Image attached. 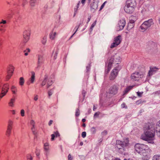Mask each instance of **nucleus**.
Returning <instances> with one entry per match:
<instances>
[{
	"label": "nucleus",
	"instance_id": "f257e3e1",
	"mask_svg": "<svg viewBox=\"0 0 160 160\" xmlns=\"http://www.w3.org/2000/svg\"><path fill=\"white\" fill-rule=\"evenodd\" d=\"M155 135L154 125L152 123L148 124L144 131V134L141 136V138L145 141L151 143Z\"/></svg>",
	"mask_w": 160,
	"mask_h": 160
},
{
	"label": "nucleus",
	"instance_id": "f03ea898",
	"mask_svg": "<svg viewBox=\"0 0 160 160\" xmlns=\"http://www.w3.org/2000/svg\"><path fill=\"white\" fill-rule=\"evenodd\" d=\"M129 140L128 138H126L123 142L120 140H117L116 143V149L120 153H123L125 150V147L129 144Z\"/></svg>",
	"mask_w": 160,
	"mask_h": 160
},
{
	"label": "nucleus",
	"instance_id": "7ed1b4c3",
	"mask_svg": "<svg viewBox=\"0 0 160 160\" xmlns=\"http://www.w3.org/2000/svg\"><path fill=\"white\" fill-rule=\"evenodd\" d=\"M120 57L118 54H115L110 59L108 67L107 73H108L111 69L113 65H118L120 62Z\"/></svg>",
	"mask_w": 160,
	"mask_h": 160
},
{
	"label": "nucleus",
	"instance_id": "20e7f679",
	"mask_svg": "<svg viewBox=\"0 0 160 160\" xmlns=\"http://www.w3.org/2000/svg\"><path fill=\"white\" fill-rule=\"evenodd\" d=\"M154 24L153 20L151 18L144 21L141 25L140 28L142 32H144Z\"/></svg>",
	"mask_w": 160,
	"mask_h": 160
},
{
	"label": "nucleus",
	"instance_id": "39448f33",
	"mask_svg": "<svg viewBox=\"0 0 160 160\" xmlns=\"http://www.w3.org/2000/svg\"><path fill=\"white\" fill-rule=\"evenodd\" d=\"M115 67L113 69L109 76V79L110 80H113L117 76L118 72L121 69V67L118 65V66L114 65Z\"/></svg>",
	"mask_w": 160,
	"mask_h": 160
},
{
	"label": "nucleus",
	"instance_id": "423d86ee",
	"mask_svg": "<svg viewBox=\"0 0 160 160\" xmlns=\"http://www.w3.org/2000/svg\"><path fill=\"white\" fill-rule=\"evenodd\" d=\"M149 147L147 145L140 143H137L135 146V148L136 151L139 153H141Z\"/></svg>",
	"mask_w": 160,
	"mask_h": 160
},
{
	"label": "nucleus",
	"instance_id": "0eeeda50",
	"mask_svg": "<svg viewBox=\"0 0 160 160\" xmlns=\"http://www.w3.org/2000/svg\"><path fill=\"white\" fill-rule=\"evenodd\" d=\"M144 151H143L140 154L142 156V159L143 160H148L150 157V153L151 152V150L148 147Z\"/></svg>",
	"mask_w": 160,
	"mask_h": 160
},
{
	"label": "nucleus",
	"instance_id": "6e6552de",
	"mask_svg": "<svg viewBox=\"0 0 160 160\" xmlns=\"http://www.w3.org/2000/svg\"><path fill=\"white\" fill-rule=\"evenodd\" d=\"M121 41V36L120 35L114 38V42L112 43L110 46L111 48H113L117 47L120 43Z\"/></svg>",
	"mask_w": 160,
	"mask_h": 160
},
{
	"label": "nucleus",
	"instance_id": "1a4fd4ad",
	"mask_svg": "<svg viewBox=\"0 0 160 160\" xmlns=\"http://www.w3.org/2000/svg\"><path fill=\"white\" fill-rule=\"evenodd\" d=\"M119 88V86L118 85L115 84L112 86L109 90L110 94L113 95L116 94L118 93Z\"/></svg>",
	"mask_w": 160,
	"mask_h": 160
},
{
	"label": "nucleus",
	"instance_id": "9d476101",
	"mask_svg": "<svg viewBox=\"0 0 160 160\" xmlns=\"http://www.w3.org/2000/svg\"><path fill=\"white\" fill-rule=\"evenodd\" d=\"M31 34V31L30 29L25 30L23 33V38L24 42H27L30 39Z\"/></svg>",
	"mask_w": 160,
	"mask_h": 160
},
{
	"label": "nucleus",
	"instance_id": "9b49d317",
	"mask_svg": "<svg viewBox=\"0 0 160 160\" xmlns=\"http://www.w3.org/2000/svg\"><path fill=\"white\" fill-rule=\"evenodd\" d=\"M13 123V122L11 120H9L8 121L7 129L6 131V135L8 137L10 136L11 135Z\"/></svg>",
	"mask_w": 160,
	"mask_h": 160
},
{
	"label": "nucleus",
	"instance_id": "f8f14e48",
	"mask_svg": "<svg viewBox=\"0 0 160 160\" xmlns=\"http://www.w3.org/2000/svg\"><path fill=\"white\" fill-rule=\"evenodd\" d=\"M144 74H141L137 72L132 73L131 76L132 79L134 81L138 80L139 78H142L144 76Z\"/></svg>",
	"mask_w": 160,
	"mask_h": 160
},
{
	"label": "nucleus",
	"instance_id": "ddd939ff",
	"mask_svg": "<svg viewBox=\"0 0 160 160\" xmlns=\"http://www.w3.org/2000/svg\"><path fill=\"white\" fill-rule=\"evenodd\" d=\"M135 8L126 4L124 7V10L127 13H132L134 11Z\"/></svg>",
	"mask_w": 160,
	"mask_h": 160
},
{
	"label": "nucleus",
	"instance_id": "4468645a",
	"mask_svg": "<svg viewBox=\"0 0 160 160\" xmlns=\"http://www.w3.org/2000/svg\"><path fill=\"white\" fill-rule=\"evenodd\" d=\"M126 24V21L124 19H121L118 22V27H119V30H122Z\"/></svg>",
	"mask_w": 160,
	"mask_h": 160
},
{
	"label": "nucleus",
	"instance_id": "2eb2a0df",
	"mask_svg": "<svg viewBox=\"0 0 160 160\" xmlns=\"http://www.w3.org/2000/svg\"><path fill=\"white\" fill-rule=\"evenodd\" d=\"M14 67L12 66L9 67V70L8 71L6 77L7 80H8L11 78L12 75V73L14 71Z\"/></svg>",
	"mask_w": 160,
	"mask_h": 160
},
{
	"label": "nucleus",
	"instance_id": "dca6fc26",
	"mask_svg": "<svg viewBox=\"0 0 160 160\" xmlns=\"http://www.w3.org/2000/svg\"><path fill=\"white\" fill-rule=\"evenodd\" d=\"M159 69L158 68L156 67H153L150 68L149 70L148 73L147 75V78L149 77H150L153 75L154 73H156L158 70Z\"/></svg>",
	"mask_w": 160,
	"mask_h": 160
},
{
	"label": "nucleus",
	"instance_id": "f3484780",
	"mask_svg": "<svg viewBox=\"0 0 160 160\" xmlns=\"http://www.w3.org/2000/svg\"><path fill=\"white\" fill-rule=\"evenodd\" d=\"M126 4L135 8H136L137 7V3L136 0H127L126 2Z\"/></svg>",
	"mask_w": 160,
	"mask_h": 160
},
{
	"label": "nucleus",
	"instance_id": "a211bd4d",
	"mask_svg": "<svg viewBox=\"0 0 160 160\" xmlns=\"http://www.w3.org/2000/svg\"><path fill=\"white\" fill-rule=\"evenodd\" d=\"M44 59L43 56L41 55H39L38 56V61L37 62V68L40 67L41 65L43 63Z\"/></svg>",
	"mask_w": 160,
	"mask_h": 160
},
{
	"label": "nucleus",
	"instance_id": "6ab92c4d",
	"mask_svg": "<svg viewBox=\"0 0 160 160\" xmlns=\"http://www.w3.org/2000/svg\"><path fill=\"white\" fill-rule=\"evenodd\" d=\"M58 35V33L54 31L53 29L49 33V38L52 40H54L56 38L57 36Z\"/></svg>",
	"mask_w": 160,
	"mask_h": 160
},
{
	"label": "nucleus",
	"instance_id": "aec40b11",
	"mask_svg": "<svg viewBox=\"0 0 160 160\" xmlns=\"http://www.w3.org/2000/svg\"><path fill=\"white\" fill-rule=\"evenodd\" d=\"M31 73V77L29 79V81L27 82V84L28 85H30L31 83H33L35 79V72L33 71H32Z\"/></svg>",
	"mask_w": 160,
	"mask_h": 160
},
{
	"label": "nucleus",
	"instance_id": "412c9836",
	"mask_svg": "<svg viewBox=\"0 0 160 160\" xmlns=\"http://www.w3.org/2000/svg\"><path fill=\"white\" fill-rule=\"evenodd\" d=\"M156 128L157 135L160 138V121L158 122Z\"/></svg>",
	"mask_w": 160,
	"mask_h": 160
},
{
	"label": "nucleus",
	"instance_id": "4be33fe9",
	"mask_svg": "<svg viewBox=\"0 0 160 160\" xmlns=\"http://www.w3.org/2000/svg\"><path fill=\"white\" fill-rule=\"evenodd\" d=\"M98 7V4L95 2H93L91 4V10L92 11L94 12L97 9Z\"/></svg>",
	"mask_w": 160,
	"mask_h": 160
},
{
	"label": "nucleus",
	"instance_id": "5701e85b",
	"mask_svg": "<svg viewBox=\"0 0 160 160\" xmlns=\"http://www.w3.org/2000/svg\"><path fill=\"white\" fill-rule=\"evenodd\" d=\"M37 0H30L29 2V4L32 9H33L36 6Z\"/></svg>",
	"mask_w": 160,
	"mask_h": 160
},
{
	"label": "nucleus",
	"instance_id": "b1692460",
	"mask_svg": "<svg viewBox=\"0 0 160 160\" xmlns=\"http://www.w3.org/2000/svg\"><path fill=\"white\" fill-rule=\"evenodd\" d=\"M47 84L46 86L47 88H49V87L51 86L53 83V79L51 78H48V79H47Z\"/></svg>",
	"mask_w": 160,
	"mask_h": 160
},
{
	"label": "nucleus",
	"instance_id": "393cba45",
	"mask_svg": "<svg viewBox=\"0 0 160 160\" xmlns=\"http://www.w3.org/2000/svg\"><path fill=\"white\" fill-rule=\"evenodd\" d=\"M133 86H129L124 91L123 95H125L127 94L129 92V91H130L131 89H132V88Z\"/></svg>",
	"mask_w": 160,
	"mask_h": 160
},
{
	"label": "nucleus",
	"instance_id": "a878e982",
	"mask_svg": "<svg viewBox=\"0 0 160 160\" xmlns=\"http://www.w3.org/2000/svg\"><path fill=\"white\" fill-rule=\"evenodd\" d=\"M134 21L133 20H130L129 21V22L128 25V28H129L130 26L131 25V27H130V28H132L134 26Z\"/></svg>",
	"mask_w": 160,
	"mask_h": 160
},
{
	"label": "nucleus",
	"instance_id": "bb28decb",
	"mask_svg": "<svg viewBox=\"0 0 160 160\" xmlns=\"http://www.w3.org/2000/svg\"><path fill=\"white\" fill-rule=\"evenodd\" d=\"M47 41V37L45 36L43 37L41 39V42L43 45H45Z\"/></svg>",
	"mask_w": 160,
	"mask_h": 160
},
{
	"label": "nucleus",
	"instance_id": "cd10ccee",
	"mask_svg": "<svg viewBox=\"0 0 160 160\" xmlns=\"http://www.w3.org/2000/svg\"><path fill=\"white\" fill-rule=\"evenodd\" d=\"M48 79V76L46 75L45 76L44 78V80L42 81V82L41 85L42 86H44L47 82V79Z\"/></svg>",
	"mask_w": 160,
	"mask_h": 160
},
{
	"label": "nucleus",
	"instance_id": "c85d7f7f",
	"mask_svg": "<svg viewBox=\"0 0 160 160\" xmlns=\"http://www.w3.org/2000/svg\"><path fill=\"white\" fill-rule=\"evenodd\" d=\"M15 101V99L12 98L10 100V102H9L8 104L9 106L11 107H13V103Z\"/></svg>",
	"mask_w": 160,
	"mask_h": 160
},
{
	"label": "nucleus",
	"instance_id": "c756f323",
	"mask_svg": "<svg viewBox=\"0 0 160 160\" xmlns=\"http://www.w3.org/2000/svg\"><path fill=\"white\" fill-rule=\"evenodd\" d=\"M24 83V80L23 77H21L20 78L19 84L21 86L23 85Z\"/></svg>",
	"mask_w": 160,
	"mask_h": 160
},
{
	"label": "nucleus",
	"instance_id": "7c9ffc66",
	"mask_svg": "<svg viewBox=\"0 0 160 160\" xmlns=\"http://www.w3.org/2000/svg\"><path fill=\"white\" fill-rule=\"evenodd\" d=\"M153 160H160V155H155L152 158Z\"/></svg>",
	"mask_w": 160,
	"mask_h": 160
},
{
	"label": "nucleus",
	"instance_id": "2f4dec72",
	"mask_svg": "<svg viewBox=\"0 0 160 160\" xmlns=\"http://www.w3.org/2000/svg\"><path fill=\"white\" fill-rule=\"evenodd\" d=\"M11 90L13 93L15 94L16 93L17 90L15 87L12 86L11 88Z\"/></svg>",
	"mask_w": 160,
	"mask_h": 160
},
{
	"label": "nucleus",
	"instance_id": "473e14b6",
	"mask_svg": "<svg viewBox=\"0 0 160 160\" xmlns=\"http://www.w3.org/2000/svg\"><path fill=\"white\" fill-rule=\"evenodd\" d=\"M96 22H97V21L96 20H95L94 22H93L91 26V27H90V29L91 30H92V29H93V28L94 27V26L96 25Z\"/></svg>",
	"mask_w": 160,
	"mask_h": 160
},
{
	"label": "nucleus",
	"instance_id": "72a5a7b5",
	"mask_svg": "<svg viewBox=\"0 0 160 160\" xmlns=\"http://www.w3.org/2000/svg\"><path fill=\"white\" fill-rule=\"evenodd\" d=\"M81 3L80 2V1H79L78 2V3L77 5V6H76V7L75 8H74V12H77V11L78 10V9L79 6V5Z\"/></svg>",
	"mask_w": 160,
	"mask_h": 160
},
{
	"label": "nucleus",
	"instance_id": "f704fd0d",
	"mask_svg": "<svg viewBox=\"0 0 160 160\" xmlns=\"http://www.w3.org/2000/svg\"><path fill=\"white\" fill-rule=\"evenodd\" d=\"M6 30L3 28L2 25H0V32L2 33H4L5 32Z\"/></svg>",
	"mask_w": 160,
	"mask_h": 160
},
{
	"label": "nucleus",
	"instance_id": "c9c22d12",
	"mask_svg": "<svg viewBox=\"0 0 160 160\" xmlns=\"http://www.w3.org/2000/svg\"><path fill=\"white\" fill-rule=\"evenodd\" d=\"M30 52V50L28 48H27L26 50L24 51V52H25V56H27L28 55V52Z\"/></svg>",
	"mask_w": 160,
	"mask_h": 160
},
{
	"label": "nucleus",
	"instance_id": "e433bc0d",
	"mask_svg": "<svg viewBox=\"0 0 160 160\" xmlns=\"http://www.w3.org/2000/svg\"><path fill=\"white\" fill-rule=\"evenodd\" d=\"M80 115V111L79 109H77L76 110L75 115L77 117L78 116Z\"/></svg>",
	"mask_w": 160,
	"mask_h": 160
},
{
	"label": "nucleus",
	"instance_id": "4c0bfd02",
	"mask_svg": "<svg viewBox=\"0 0 160 160\" xmlns=\"http://www.w3.org/2000/svg\"><path fill=\"white\" fill-rule=\"evenodd\" d=\"M53 89H50V90H49L48 92V96L50 97L51 96L53 93Z\"/></svg>",
	"mask_w": 160,
	"mask_h": 160
},
{
	"label": "nucleus",
	"instance_id": "58836bf2",
	"mask_svg": "<svg viewBox=\"0 0 160 160\" xmlns=\"http://www.w3.org/2000/svg\"><path fill=\"white\" fill-rule=\"evenodd\" d=\"M91 131L93 134H94L96 132V129L95 127H92L91 128Z\"/></svg>",
	"mask_w": 160,
	"mask_h": 160
},
{
	"label": "nucleus",
	"instance_id": "ea45409f",
	"mask_svg": "<svg viewBox=\"0 0 160 160\" xmlns=\"http://www.w3.org/2000/svg\"><path fill=\"white\" fill-rule=\"evenodd\" d=\"M31 129L32 130V131L33 133L34 134H36V132H35V125H33V126H32V127L31 128Z\"/></svg>",
	"mask_w": 160,
	"mask_h": 160
},
{
	"label": "nucleus",
	"instance_id": "a19ab883",
	"mask_svg": "<svg viewBox=\"0 0 160 160\" xmlns=\"http://www.w3.org/2000/svg\"><path fill=\"white\" fill-rule=\"evenodd\" d=\"M7 23V21L6 20L2 19L1 21L0 22V24H4Z\"/></svg>",
	"mask_w": 160,
	"mask_h": 160
},
{
	"label": "nucleus",
	"instance_id": "79ce46f5",
	"mask_svg": "<svg viewBox=\"0 0 160 160\" xmlns=\"http://www.w3.org/2000/svg\"><path fill=\"white\" fill-rule=\"evenodd\" d=\"M86 135V133L85 132H83L82 133V136L83 138H84Z\"/></svg>",
	"mask_w": 160,
	"mask_h": 160
},
{
	"label": "nucleus",
	"instance_id": "37998d69",
	"mask_svg": "<svg viewBox=\"0 0 160 160\" xmlns=\"http://www.w3.org/2000/svg\"><path fill=\"white\" fill-rule=\"evenodd\" d=\"M25 112L23 109H22L21 110V114L22 116L23 117L24 116Z\"/></svg>",
	"mask_w": 160,
	"mask_h": 160
},
{
	"label": "nucleus",
	"instance_id": "c03bdc74",
	"mask_svg": "<svg viewBox=\"0 0 160 160\" xmlns=\"http://www.w3.org/2000/svg\"><path fill=\"white\" fill-rule=\"evenodd\" d=\"M30 124L32 126H33V125H35V122L33 120H32L30 121Z\"/></svg>",
	"mask_w": 160,
	"mask_h": 160
},
{
	"label": "nucleus",
	"instance_id": "a18cd8bd",
	"mask_svg": "<svg viewBox=\"0 0 160 160\" xmlns=\"http://www.w3.org/2000/svg\"><path fill=\"white\" fill-rule=\"evenodd\" d=\"M68 160H72L73 159V157L70 154H69L68 156Z\"/></svg>",
	"mask_w": 160,
	"mask_h": 160
},
{
	"label": "nucleus",
	"instance_id": "49530a36",
	"mask_svg": "<svg viewBox=\"0 0 160 160\" xmlns=\"http://www.w3.org/2000/svg\"><path fill=\"white\" fill-rule=\"evenodd\" d=\"M121 107L122 108H127V106H126V104L124 103H123L121 104Z\"/></svg>",
	"mask_w": 160,
	"mask_h": 160
},
{
	"label": "nucleus",
	"instance_id": "de8ad7c7",
	"mask_svg": "<svg viewBox=\"0 0 160 160\" xmlns=\"http://www.w3.org/2000/svg\"><path fill=\"white\" fill-rule=\"evenodd\" d=\"M80 24L78 26H76L75 27V28H74V29H76V31H75V32H74L76 33L77 31H78V29L79 28V26L80 25Z\"/></svg>",
	"mask_w": 160,
	"mask_h": 160
},
{
	"label": "nucleus",
	"instance_id": "09e8293b",
	"mask_svg": "<svg viewBox=\"0 0 160 160\" xmlns=\"http://www.w3.org/2000/svg\"><path fill=\"white\" fill-rule=\"evenodd\" d=\"M106 2H105L102 4V5H101V7H100V10H102L103 8L104 7L105 5V3H106Z\"/></svg>",
	"mask_w": 160,
	"mask_h": 160
},
{
	"label": "nucleus",
	"instance_id": "8fccbe9b",
	"mask_svg": "<svg viewBox=\"0 0 160 160\" xmlns=\"http://www.w3.org/2000/svg\"><path fill=\"white\" fill-rule=\"evenodd\" d=\"M27 160H32V157L29 155L27 157Z\"/></svg>",
	"mask_w": 160,
	"mask_h": 160
},
{
	"label": "nucleus",
	"instance_id": "3c124183",
	"mask_svg": "<svg viewBox=\"0 0 160 160\" xmlns=\"http://www.w3.org/2000/svg\"><path fill=\"white\" fill-rule=\"evenodd\" d=\"M58 53L57 52H55V53L54 55V56L53 57V58L54 59H55L57 58Z\"/></svg>",
	"mask_w": 160,
	"mask_h": 160
},
{
	"label": "nucleus",
	"instance_id": "603ef678",
	"mask_svg": "<svg viewBox=\"0 0 160 160\" xmlns=\"http://www.w3.org/2000/svg\"><path fill=\"white\" fill-rule=\"evenodd\" d=\"M51 140L53 141L54 140V138L55 137V134H52L51 135Z\"/></svg>",
	"mask_w": 160,
	"mask_h": 160
},
{
	"label": "nucleus",
	"instance_id": "864d4df0",
	"mask_svg": "<svg viewBox=\"0 0 160 160\" xmlns=\"http://www.w3.org/2000/svg\"><path fill=\"white\" fill-rule=\"evenodd\" d=\"M142 93L143 92L141 93V92H137V94L138 96V97H141L142 96Z\"/></svg>",
	"mask_w": 160,
	"mask_h": 160
},
{
	"label": "nucleus",
	"instance_id": "5fc2aeb1",
	"mask_svg": "<svg viewBox=\"0 0 160 160\" xmlns=\"http://www.w3.org/2000/svg\"><path fill=\"white\" fill-rule=\"evenodd\" d=\"M27 2V0H23V2L22 4V5L23 7H24L25 4V2Z\"/></svg>",
	"mask_w": 160,
	"mask_h": 160
},
{
	"label": "nucleus",
	"instance_id": "6e6d98bb",
	"mask_svg": "<svg viewBox=\"0 0 160 160\" xmlns=\"http://www.w3.org/2000/svg\"><path fill=\"white\" fill-rule=\"evenodd\" d=\"M55 135H56V137H57L58 136H59V134L58 132H57L55 133Z\"/></svg>",
	"mask_w": 160,
	"mask_h": 160
},
{
	"label": "nucleus",
	"instance_id": "4d7b16f0",
	"mask_svg": "<svg viewBox=\"0 0 160 160\" xmlns=\"http://www.w3.org/2000/svg\"><path fill=\"white\" fill-rule=\"evenodd\" d=\"M142 102V101L141 100H139L136 101V103L137 104H139Z\"/></svg>",
	"mask_w": 160,
	"mask_h": 160
},
{
	"label": "nucleus",
	"instance_id": "13d9d810",
	"mask_svg": "<svg viewBox=\"0 0 160 160\" xmlns=\"http://www.w3.org/2000/svg\"><path fill=\"white\" fill-rule=\"evenodd\" d=\"M38 99V96L36 95L35 97H34V100L36 101H37Z\"/></svg>",
	"mask_w": 160,
	"mask_h": 160
},
{
	"label": "nucleus",
	"instance_id": "bf43d9fd",
	"mask_svg": "<svg viewBox=\"0 0 160 160\" xmlns=\"http://www.w3.org/2000/svg\"><path fill=\"white\" fill-rule=\"evenodd\" d=\"M99 114V112H96L95 114H94V117H95L96 116H98Z\"/></svg>",
	"mask_w": 160,
	"mask_h": 160
},
{
	"label": "nucleus",
	"instance_id": "052dcab7",
	"mask_svg": "<svg viewBox=\"0 0 160 160\" xmlns=\"http://www.w3.org/2000/svg\"><path fill=\"white\" fill-rule=\"evenodd\" d=\"M44 149L46 151H48L49 149V147H44Z\"/></svg>",
	"mask_w": 160,
	"mask_h": 160
},
{
	"label": "nucleus",
	"instance_id": "680f3d73",
	"mask_svg": "<svg viewBox=\"0 0 160 160\" xmlns=\"http://www.w3.org/2000/svg\"><path fill=\"white\" fill-rule=\"evenodd\" d=\"M52 122L53 121L52 120H50L48 123V125L49 126H50L52 124Z\"/></svg>",
	"mask_w": 160,
	"mask_h": 160
},
{
	"label": "nucleus",
	"instance_id": "e2e57ef3",
	"mask_svg": "<svg viewBox=\"0 0 160 160\" xmlns=\"http://www.w3.org/2000/svg\"><path fill=\"white\" fill-rule=\"evenodd\" d=\"M36 155L37 156H38L40 155V152L39 151H37L36 152Z\"/></svg>",
	"mask_w": 160,
	"mask_h": 160
},
{
	"label": "nucleus",
	"instance_id": "0e129e2a",
	"mask_svg": "<svg viewBox=\"0 0 160 160\" xmlns=\"http://www.w3.org/2000/svg\"><path fill=\"white\" fill-rule=\"evenodd\" d=\"M86 0H81V3L82 4V5H83L85 4V2Z\"/></svg>",
	"mask_w": 160,
	"mask_h": 160
},
{
	"label": "nucleus",
	"instance_id": "69168bd1",
	"mask_svg": "<svg viewBox=\"0 0 160 160\" xmlns=\"http://www.w3.org/2000/svg\"><path fill=\"white\" fill-rule=\"evenodd\" d=\"M44 147H49V144L48 143H45L44 144Z\"/></svg>",
	"mask_w": 160,
	"mask_h": 160
},
{
	"label": "nucleus",
	"instance_id": "338daca9",
	"mask_svg": "<svg viewBox=\"0 0 160 160\" xmlns=\"http://www.w3.org/2000/svg\"><path fill=\"white\" fill-rule=\"evenodd\" d=\"M90 19H91V17H89L88 18V22H87V23H88L89 22V21H90Z\"/></svg>",
	"mask_w": 160,
	"mask_h": 160
},
{
	"label": "nucleus",
	"instance_id": "774afa93",
	"mask_svg": "<svg viewBox=\"0 0 160 160\" xmlns=\"http://www.w3.org/2000/svg\"><path fill=\"white\" fill-rule=\"evenodd\" d=\"M12 113L13 114H15V111L13 110L12 111Z\"/></svg>",
	"mask_w": 160,
	"mask_h": 160
}]
</instances>
